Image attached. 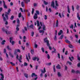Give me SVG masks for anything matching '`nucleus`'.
I'll use <instances>...</instances> for the list:
<instances>
[{
    "mask_svg": "<svg viewBox=\"0 0 80 80\" xmlns=\"http://www.w3.org/2000/svg\"><path fill=\"white\" fill-rule=\"evenodd\" d=\"M21 5L22 7H24V6H25V4H24V2H21Z\"/></svg>",
    "mask_w": 80,
    "mask_h": 80,
    "instance_id": "obj_24",
    "label": "nucleus"
},
{
    "mask_svg": "<svg viewBox=\"0 0 80 80\" xmlns=\"http://www.w3.org/2000/svg\"><path fill=\"white\" fill-rule=\"evenodd\" d=\"M5 32H6V34H7L8 35L10 34L11 33V32L7 31V30H6V31Z\"/></svg>",
    "mask_w": 80,
    "mask_h": 80,
    "instance_id": "obj_17",
    "label": "nucleus"
},
{
    "mask_svg": "<svg viewBox=\"0 0 80 80\" xmlns=\"http://www.w3.org/2000/svg\"><path fill=\"white\" fill-rule=\"evenodd\" d=\"M37 57H36L33 58H32V60H33L34 61H35V60H37Z\"/></svg>",
    "mask_w": 80,
    "mask_h": 80,
    "instance_id": "obj_30",
    "label": "nucleus"
},
{
    "mask_svg": "<svg viewBox=\"0 0 80 80\" xmlns=\"http://www.w3.org/2000/svg\"><path fill=\"white\" fill-rule=\"evenodd\" d=\"M6 49H4V53H6Z\"/></svg>",
    "mask_w": 80,
    "mask_h": 80,
    "instance_id": "obj_61",
    "label": "nucleus"
},
{
    "mask_svg": "<svg viewBox=\"0 0 80 80\" xmlns=\"http://www.w3.org/2000/svg\"><path fill=\"white\" fill-rule=\"evenodd\" d=\"M80 5H77L76 7V9L77 10H80Z\"/></svg>",
    "mask_w": 80,
    "mask_h": 80,
    "instance_id": "obj_7",
    "label": "nucleus"
},
{
    "mask_svg": "<svg viewBox=\"0 0 80 80\" xmlns=\"http://www.w3.org/2000/svg\"><path fill=\"white\" fill-rule=\"evenodd\" d=\"M65 42L66 43H71L67 39L65 40Z\"/></svg>",
    "mask_w": 80,
    "mask_h": 80,
    "instance_id": "obj_20",
    "label": "nucleus"
},
{
    "mask_svg": "<svg viewBox=\"0 0 80 80\" xmlns=\"http://www.w3.org/2000/svg\"><path fill=\"white\" fill-rule=\"evenodd\" d=\"M67 69H68L67 66H65V70H67Z\"/></svg>",
    "mask_w": 80,
    "mask_h": 80,
    "instance_id": "obj_60",
    "label": "nucleus"
},
{
    "mask_svg": "<svg viewBox=\"0 0 80 80\" xmlns=\"http://www.w3.org/2000/svg\"><path fill=\"white\" fill-rule=\"evenodd\" d=\"M71 72L72 73H75V70L74 69H72L71 70Z\"/></svg>",
    "mask_w": 80,
    "mask_h": 80,
    "instance_id": "obj_43",
    "label": "nucleus"
},
{
    "mask_svg": "<svg viewBox=\"0 0 80 80\" xmlns=\"http://www.w3.org/2000/svg\"><path fill=\"white\" fill-rule=\"evenodd\" d=\"M56 68L58 69H61V67L59 64H58V65L56 66Z\"/></svg>",
    "mask_w": 80,
    "mask_h": 80,
    "instance_id": "obj_15",
    "label": "nucleus"
},
{
    "mask_svg": "<svg viewBox=\"0 0 80 80\" xmlns=\"http://www.w3.org/2000/svg\"><path fill=\"white\" fill-rule=\"evenodd\" d=\"M29 27L31 28H33V25H31L29 26Z\"/></svg>",
    "mask_w": 80,
    "mask_h": 80,
    "instance_id": "obj_47",
    "label": "nucleus"
},
{
    "mask_svg": "<svg viewBox=\"0 0 80 80\" xmlns=\"http://www.w3.org/2000/svg\"><path fill=\"white\" fill-rule=\"evenodd\" d=\"M37 3H34V6L37 7Z\"/></svg>",
    "mask_w": 80,
    "mask_h": 80,
    "instance_id": "obj_53",
    "label": "nucleus"
},
{
    "mask_svg": "<svg viewBox=\"0 0 80 80\" xmlns=\"http://www.w3.org/2000/svg\"><path fill=\"white\" fill-rule=\"evenodd\" d=\"M0 75L1 76L0 80H4V76L3 75V74L2 73H1Z\"/></svg>",
    "mask_w": 80,
    "mask_h": 80,
    "instance_id": "obj_5",
    "label": "nucleus"
},
{
    "mask_svg": "<svg viewBox=\"0 0 80 80\" xmlns=\"http://www.w3.org/2000/svg\"><path fill=\"white\" fill-rule=\"evenodd\" d=\"M53 69L54 72H55L56 70H55V65H54L53 66Z\"/></svg>",
    "mask_w": 80,
    "mask_h": 80,
    "instance_id": "obj_29",
    "label": "nucleus"
},
{
    "mask_svg": "<svg viewBox=\"0 0 80 80\" xmlns=\"http://www.w3.org/2000/svg\"><path fill=\"white\" fill-rule=\"evenodd\" d=\"M37 22L38 27H39L40 26V22L38 21H37Z\"/></svg>",
    "mask_w": 80,
    "mask_h": 80,
    "instance_id": "obj_22",
    "label": "nucleus"
},
{
    "mask_svg": "<svg viewBox=\"0 0 80 80\" xmlns=\"http://www.w3.org/2000/svg\"><path fill=\"white\" fill-rule=\"evenodd\" d=\"M26 59H27L28 61V62H29V59H28V55H26Z\"/></svg>",
    "mask_w": 80,
    "mask_h": 80,
    "instance_id": "obj_52",
    "label": "nucleus"
},
{
    "mask_svg": "<svg viewBox=\"0 0 80 80\" xmlns=\"http://www.w3.org/2000/svg\"><path fill=\"white\" fill-rule=\"evenodd\" d=\"M7 48L8 50H11V48L9 47V46H7Z\"/></svg>",
    "mask_w": 80,
    "mask_h": 80,
    "instance_id": "obj_40",
    "label": "nucleus"
},
{
    "mask_svg": "<svg viewBox=\"0 0 80 80\" xmlns=\"http://www.w3.org/2000/svg\"><path fill=\"white\" fill-rule=\"evenodd\" d=\"M24 2H25V3L27 4L28 3V2H30V0H23Z\"/></svg>",
    "mask_w": 80,
    "mask_h": 80,
    "instance_id": "obj_18",
    "label": "nucleus"
},
{
    "mask_svg": "<svg viewBox=\"0 0 80 80\" xmlns=\"http://www.w3.org/2000/svg\"><path fill=\"white\" fill-rule=\"evenodd\" d=\"M35 47L36 48H37V47H38V45L36 44H35Z\"/></svg>",
    "mask_w": 80,
    "mask_h": 80,
    "instance_id": "obj_57",
    "label": "nucleus"
},
{
    "mask_svg": "<svg viewBox=\"0 0 80 80\" xmlns=\"http://www.w3.org/2000/svg\"><path fill=\"white\" fill-rule=\"evenodd\" d=\"M57 75L59 77H62V74L60 72H58Z\"/></svg>",
    "mask_w": 80,
    "mask_h": 80,
    "instance_id": "obj_9",
    "label": "nucleus"
},
{
    "mask_svg": "<svg viewBox=\"0 0 80 80\" xmlns=\"http://www.w3.org/2000/svg\"><path fill=\"white\" fill-rule=\"evenodd\" d=\"M24 75L26 78H28V74L26 73H25L24 74Z\"/></svg>",
    "mask_w": 80,
    "mask_h": 80,
    "instance_id": "obj_26",
    "label": "nucleus"
},
{
    "mask_svg": "<svg viewBox=\"0 0 80 80\" xmlns=\"http://www.w3.org/2000/svg\"><path fill=\"white\" fill-rule=\"evenodd\" d=\"M44 16V19L45 20H47V15H45Z\"/></svg>",
    "mask_w": 80,
    "mask_h": 80,
    "instance_id": "obj_54",
    "label": "nucleus"
},
{
    "mask_svg": "<svg viewBox=\"0 0 80 80\" xmlns=\"http://www.w3.org/2000/svg\"><path fill=\"white\" fill-rule=\"evenodd\" d=\"M11 43L12 45H13L15 43V41H12L11 42Z\"/></svg>",
    "mask_w": 80,
    "mask_h": 80,
    "instance_id": "obj_42",
    "label": "nucleus"
},
{
    "mask_svg": "<svg viewBox=\"0 0 80 80\" xmlns=\"http://www.w3.org/2000/svg\"><path fill=\"white\" fill-rule=\"evenodd\" d=\"M69 47L70 48H73V46L71 44H69Z\"/></svg>",
    "mask_w": 80,
    "mask_h": 80,
    "instance_id": "obj_41",
    "label": "nucleus"
},
{
    "mask_svg": "<svg viewBox=\"0 0 80 80\" xmlns=\"http://www.w3.org/2000/svg\"><path fill=\"white\" fill-rule=\"evenodd\" d=\"M58 16H59L60 18H62V15H61V13H59V14Z\"/></svg>",
    "mask_w": 80,
    "mask_h": 80,
    "instance_id": "obj_62",
    "label": "nucleus"
},
{
    "mask_svg": "<svg viewBox=\"0 0 80 80\" xmlns=\"http://www.w3.org/2000/svg\"><path fill=\"white\" fill-rule=\"evenodd\" d=\"M72 9L73 11H74V7L73 6H72Z\"/></svg>",
    "mask_w": 80,
    "mask_h": 80,
    "instance_id": "obj_58",
    "label": "nucleus"
},
{
    "mask_svg": "<svg viewBox=\"0 0 80 80\" xmlns=\"http://www.w3.org/2000/svg\"><path fill=\"white\" fill-rule=\"evenodd\" d=\"M75 37L76 38H78V36L77 35H75Z\"/></svg>",
    "mask_w": 80,
    "mask_h": 80,
    "instance_id": "obj_59",
    "label": "nucleus"
},
{
    "mask_svg": "<svg viewBox=\"0 0 80 80\" xmlns=\"http://www.w3.org/2000/svg\"><path fill=\"white\" fill-rule=\"evenodd\" d=\"M15 52H19L20 53V50L19 49H15Z\"/></svg>",
    "mask_w": 80,
    "mask_h": 80,
    "instance_id": "obj_28",
    "label": "nucleus"
},
{
    "mask_svg": "<svg viewBox=\"0 0 80 80\" xmlns=\"http://www.w3.org/2000/svg\"><path fill=\"white\" fill-rule=\"evenodd\" d=\"M56 27H58V20H57V21H56Z\"/></svg>",
    "mask_w": 80,
    "mask_h": 80,
    "instance_id": "obj_16",
    "label": "nucleus"
},
{
    "mask_svg": "<svg viewBox=\"0 0 80 80\" xmlns=\"http://www.w3.org/2000/svg\"><path fill=\"white\" fill-rule=\"evenodd\" d=\"M52 64V63L51 62H50L49 63H48L47 65H48V66H50V65Z\"/></svg>",
    "mask_w": 80,
    "mask_h": 80,
    "instance_id": "obj_50",
    "label": "nucleus"
},
{
    "mask_svg": "<svg viewBox=\"0 0 80 80\" xmlns=\"http://www.w3.org/2000/svg\"><path fill=\"white\" fill-rule=\"evenodd\" d=\"M12 39H13V38H10V43H11L12 42Z\"/></svg>",
    "mask_w": 80,
    "mask_h": 80,
    "instance_id": "obj_49",
    "label": "nucleus"
},
{
    "mask_svg": "<svg viewBox=\"0 0 80 80\" xmlns=\"http://www.w3.org/2000/svg\"><path fill=\"white\" fill-rule=\"evenodd\" d=\"M21 59H22V55H21L20 57L19 58H18V59L19 62H22V61H21Z\"/></svg>",
    "mask_w": 80,
    "mask_h": 80,
    "instance_id": "obj_19",
    "label": "nucleus"
},
{
    "mask_svg": "<svg viewBox=\"0 0 80 80\" xmlns=\"http://www.w3.org/2000/svg\"><path fill=\"white\" fill-rule=\"evenodd\" d=\"M47 45L49 49L52 50V47H51L50 46V44L49 43L48 44H47Z\"/></svg>",
    "mask_w": 80,
    "mask_h": 80,
    "instance_id": "obj_23",
    "label": "nucleus"
},
{
    "mask_svg": "<svg viewBox=\"0 0 80 80\" xmlns=\"http://www.w3.org/2000/svg\"><path fill=\"white\" fill-rule=\"evenodd\" d=\"M67 8L68 9V12L69 13H70V7H69V6H67Z\"/></svg>",
    "mask_w": 80,
    "mask_h": 80,
    "instance_id": "obj_10",
    "label": "nucleus"
},
{
    "mask_svg": "<svg viewBox=\"0 0 80 80\" xmlns=\"http://www.w3.org/2000/svg\"><path fill=\"white\" fill-rule=\"evenodd\" d=\"M34 11L35 10H34V8H33L32 11V14H33V13L34 12Z\"/></svg>",
    "mask_w": 80,
    "mask_h": 80,
    "instance_id": "obj_38",
    "label": "nucleus"
},
{
    "mask_svg": "<svg viewBox=\"0 0 80 80\" xmlns=\"http://www.w3.org/2000/svg\"><path fill=\"white\" fill-rule=\"evenodd\" d=\"M64 36L63 35H62L59 38V39H62Z\"/></svg>",
    "mask_w": 80,
    "mask_h": 80,
    "instance_id": "obj_32",
    "label": "nucleus"
},
{
    "mask_svg": "<svg viewBox=\"0 0 80 80\" xmlns=\"http://www.w3.org/2000/svg\"><path fill=\"white\" fill-rule=\"evenodd\" d=\"M41 73H45L46 72V70H45V68H43V70H41Z\"/></svg>",
    "mask_w": 80,
    "mask_h": 80,
    "instance_id": "obj_8",
    "label": "nucleus"
},
{
    "mask_svg": "<svg viewBox=\"0 0 80 80\" xmlns=\"http://www.w3.org/2000/svg\"><path fill=\"white\" fill-rule=\"evenodd\" d=\"M48 11L49 12H52V9H51V8H49L48 9Z\"/></svg>",
    "mask_w": 80,
    "mask_h": 80,
    "instance_id": "obj_45",
    "label": "nucleus"
},
{
    "mask_svg": "<svg viewBox=\"0 0 80 80\" xmlns=\"http://www.w3.org/2000/svg\"><path fill=\"white\" fill-rule=\"evenodd\" d=\"M45 28H46L45 26V25H43V26L42 28L43 30H45Z\"/></svg>",
    "mask_w": 80,
    "mask_h": 80,
    "instance_id": "obj_36",
    "label": "nucleus"
},
{
    "mask_svg": "<svg viewBox=\"0 0 80 80\" xmlns=\"http://www.w3.org/2000/svg\"><path fill=\"white\" fill-rule=\"evenodd\" d=\"M10 63L12 65V66H15V63H13L12 62H11Z\"/></svg>",
    "mask_w": 80,
    "mask_h": 80,
    "instance_id": "obj_44",
    "label": "nucleus"
},
{
    "mask_svg": "<svg viewBox=\"0 0 80 80\" xmlns=\"http://www.w3.org/2000/svg\"><path fill=\"white\" fill-rule=\"evenodd\" d=\"M55 2L54 1H52L51 2V6L53 8H54L55 10H57L58 9V7H59V4L58 3V2L57 1H55Z\"/></svg>",
    "mask_w": 80,
    "mask_h": 80,
    "instance_id": "obj_1",
    "label": "nucleus"
},
{
    "mask_svg": "<svg viewBox=\"0 0 80 80\" xmlns=\"http://www.w3.org/2000/svg\"><path fill=\"white\" fill-rule=\"evenodd\" d=\"M31 53L32 54H33V53H34V52L33 51V50H31Z\"/></svg>",
    "mask_w": 80,
    "mask_h": 80,
    "instance_id": "obj_63",
    "label": "nucleus"
},
{
    "mask_svg": "<svg viewBox=\"0 0 80 80\" xmlns=\"http://www.w3.org/2000/svg\"><path fill=\"white\" fill-rule=\"evenodd\" d=\"M77 18L79 20H80V15H79V13L78 12L77 13Z\"/></svg>",
    "mask_w": 80,
    "mask_h": 80,
    "instance_id": "obj_11",
    "label": "nucleus"
},
{
    "mask_svg": "<svg viewBox=\"0 0 80 80\" xmlns=\"http://www.w3.org/2000/svg\"><path fill=\"white\" fill-rule=\"evenodd\" d=\"M31 35L32 37H33V35H34V32H32Z\"/></svg>",
    "mask_w": 80,
    "mask_h": 80,
    "instance_id": "obj_51",
    "label": "nucleus"
},
{
    "mask_svg": "<svg viewBox=\"0 0 80 80\" xmlns=\"http://www.w3.org/2000/svg\"><path fill=\"white\" fill-rule=\"evenodd\" d=\"M37 77V75H36L35 74V73H32V75H31V77Z\"/></svg>",
    "mask_w": 80,
    "mask_h": 80,
    "instance_id": "obj_13",
    "label": "nucleus"
},
{
    "mask_svg": "<svg viewBox=\"0 0 80 80\" xmlns=\"http://www.w3.org/2000/svg\"><path fill=\"white\" fill-rule=\"evenodd\" d=\"M58 58H60V54L58 53Z\"/></svg>",
    "mask_w": 80,
    "mask_h": 80,
    "instance_id": "obj_64",
    "label": "nucleus"
},
{
    "mask_svg": "<svg viewBox=\"0 0 80 80\" xmlns=\"http://www.w3.org/2000/svg\"><path fill=\"white\" fill-rule=\"evenodd\" d=\"M62 33H63V31L62 30H60L59 32L58 33V35H60Z\"/></svg>",
    "mask_w": 80,
    "mask_h": 80,
    "instance_id": "obj_14",
    "label": "nucleus"
},
{
    "mask_svg": "<svg viewBox=\"0 0 80 80\" xmlns=\"http://www.w3.org/2000/svg\"><path fill=\"white\" fill-rule=\"evenodd\" d=\"M8 12L6 13L5 14V16L6 18L4 17V14H2V17H3V19L4 22H5L6 20H7L8 19Z\"/></svg>",
    "mask_w": 80,
    "mask_h": 80,
    "instance_id": "obj_2",
    "label": "nucleus"
},
{
    "mask_svg": "<svg viewBox=\"0 0 80 80\" xmlns=\"http://www.w3.org/2000/svg\"><path fill=\"white\" fill-rule=\"evenodd\" d=\"M21 16H22V13L21 12H20L19 14H18V17L19 18H20L21 17Z\"/></svg>",
    "mask_w": 80,
    "mask_h": 80,
    "instance_id": "obj_35",
    "label": "nucleus"
},
{
    "mask_svg": "<svg viewBox=\"0 0 80 80\" xmlns=\"http://www.w3.org/2000/svg\"><path fill=\"white\" fill-rule=\"evenodd\" d=\"M39 33H42L41 35H43V33H44V31L40 30L39 31Z\"/></svg>",
    "mask_w": 80,
    "mask_h": 80,
    "instance_id": "obj_12",
    "label": "nucleus"
},
{
    "mask_svg": "<svg viewBox=\"0 0 80 80\" xmlns=\"http://www.w3.org/2000/svg\"><path fill=\"white\" fill-rule=\"evenodd\" d=\"M47 57L48 58V59H50V55L48 54H47Z\"/></svg>",
    "mask_w": 80,
    "mask_h": 80,
    "instance_id": "obj_33",
    "label": "nucleus"
},
{
    "mask_svg": "<svg viewBox=\"0 0 80 80\" xmlns=\"http://www.w3.org/2000/svg\"><path fill=\"white\" fill-rule=\"evenodd\" d=\"M5 42H6V41L5 40H3V41H2L1 42L2 45H4V44H5Z\"/></svg>",
    "mask_w": 80,
    "mask_h": 80,
    "instance_id": "obj_21",
    "label": "nucleus"
},
{
    "mask_svg": "<svg viewBox=\"0 0 80 80\" xmlns=\"http://www.w3.org/2000/svg\"><path fill=\"white\" fill-rule=\"evenodd\" d=\"M17 23H18V24H19V23H20V20H19V19H18V18L17 19Z\"/></svg>",
    "mask_w": 80,
    "mask_h": 80,
    "instance_id": "obj_27",
    "label": "nucleus"
},
{
    "mask_svg": "<svg viewBox=\"0 0 80 80\" xmlns=\"http://www.w3.org/2000/svg\"><path fill=\"white\" fill-rule=\"evenodd\" d=\"M36 13H34V15L33 16V18L34 19H37V18H38V17H37V14L39 15L40 13L39 12V11L38 10L36 11Z\"/></svg>",
    "mask_w": 80,
    "mask_h": 80,
    "instance_id": "obj_3",
    "label": "nucleus"
},
{
    "mask_svg": "<svg viewBox=\"0 0 80 80\" xmlns=\"http://www.w3.org/2000/svg\"><path fill=\"white\" fill-rule=\"evenodd\" d=\"M67 63H68L70 65H72V63L71 62H70L69 61H67Z\"/></svg>",
    "mask_w": 80,
    "mask_h": 80,
    "instance_id": "obj_37",
    "label": "nucleus"
},
{
    "mask_svg": "<svg viewBox=\"0 0 80 80\" xmlns=\"http://www.w3.org/2000/svg\"><path fill=\"white\" fill-rule=\"evenodd\" d=\"M41 50L43 52H45V51L44 50V48H41Z\"/></svg>",
    "mask_w": 80,
    "mask_h": 80,
    "instance_id": "obj_46",
    "label": "nucleus"
},
{
    "mask_svg": "<svg viewBox=\"0 0 80 80\" xmlns=\"http://www.w3.org/2000/svg\"><path fill=\"white\" fill-rule=\"evenodd\" d=\"M28 65V64L27 63H26V62H24V66H27V65Z\"/></svg>",
    "mask_w": 80,
    "mask_h": 80,
    "instance_id": "obj_55",
    "label": "nucleus"
},
{
    "mask_svg": "<svg viewBox=\"0 0 80 80\" xmlns=\"http://www.w3.org/2000/svg\"><path fill=\"white\" fill-rule=\"evenodd\" d=\"M57 36H55L54 38V40H55V41H57Z\"/></svg>",
    "mask_w": 80,
    "mask_h": 80,
    "instance_id": "obj_39",
    "label": "nucleus"
},
{
    "mask_svg": "<svg viewBox=\"0 0 80 80\" xmlns=\"http://www.w3.org/2000/svg\"><path fill=\"white\" fill-rule=\"evenodd\" d=\"M2 30L4 32H6V31H7V30H5V28H2Z\"/></svg>",
    "mask_w": 80,
    "mask_h": 80,
    "instance_id": "obj_25",
    "label": "nucleus"
},
{
    "mask_svg": "<svg viewBox=\"0 0 80 80\" xmlns=\"http://www.w3.org/2000/svg\"><path fill=\"white\" fill-rule=\"evenodd\" d=\"M13 18H14V17H13V16H12L11 18H10L11 20H13Z\"/></svg>",
    "mask_w": 80,
    "mask_h": 80,
    "instance_id": "obj_56",
    "label": "nucleus"
},
{
    "mask_svg": "<svg viewBox=\"0 0 80 80\" xmlns=\"http://www.w3.org/2000/svg\"><path fill=\"white\" fill-rule=\"evenodd\" d=\"M76 42H77V43H80V39H79L78 40V41L77 40H76Z\"/></svg>",
    "mask_w": 80,
    "mask_h": 80,
    "instance_id": "obj_48",
    "label": "nucleus"
},
{
    "mask_svg": "<svg viewBox=\"0 0 80 80\" xmlns=\"http://www.w3.org/2000/svg\"><path fill=\"white\" fill-rule=\"evenodd\" d=\"M77 58H78V60H79L80 61V56H79V55H78Z\"/></svg>",
    "mask_w": 80,
    "mask_h": 80,
    "instance_id": "obj_34",
    "label": "nucleus"
},
{
    "mask_svg": "<svg viewBox=\"0 0 80 80\" xmlns=\"http://www.w3.org/2000/svg\"><path fill=\"white\" fill-rule=\"evenodd\" d=\"M43 3L45 5H48V2H46L45 1H44Z\"/></svg>",
    "mask_w": 80,
    "mask_h": 80,
    "instance_id": "obj_31",
    "label": "nucleus"
},
{
    "mask_svg": "<svg viewBox=\"0 0 80 80\" xmlns=\"http://www.w3.org/2000/svg\"><path fill=\"white\" fill-rule=\"evenodd\" d=\"M2 2L3 3V7L4 8L7 9V5L5 4V2L4 0L2 1Z\"/></svg>",
    "mask_w": 80,
    "mask_h": 80,
    "instance_id": "obj_4",
    "label": "nucleus"
},
{
    "mask_svg": "<svg viewBox=\"0 0 80 80\" xmlns=\"http://www.w3.org/2000/svg\"><path fill=\"white\" fill-rule=\"evenodd\" d=\"M47 38H45L44 39V41L45 42L47 43V45L49 43L48 42V40H47Z\"/></svg>",
    "mask_w": 80,
    "mask_h": 80,
    "instance_id": "obj_6",
    "label": "nucleus"
}]
</instances>
